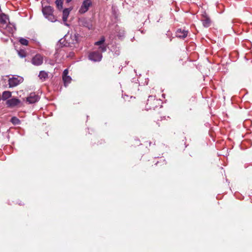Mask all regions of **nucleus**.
I'll list each match as a JSON object with an SVG mask.
<instances>
[{"label": "nucleus", "mask_w": 252, "mask_h": 252, "mask_svg": "<svg viewBox=\"0 0 252 252\" xmlns=\"http://www.w3.org/2000/svg\"><path fill=\"white\" fill-rule=\"evenodd\" d=\"M23 81V78L20 76L9 78L8 80L9 86L10 88L16 87L22 83Z\"/></svg>", "instance_id": "obj_3"}, {"label": "nucleus", "mask_w": 252, "mask_h": 252, "mask_svg": "<svg viewBox=\"0 0 252 252\" xmlns=\"http://www.w3.org/2000/svg\"><path fill=\"white\" fill-rule=\"evenodd\" d=\"M98 49L99 50V51L100 52H104L107 50L106 46L104 45V44H102V45H101L100 46H99Z\"/></svg>", "instance_id": "obj_22"}, {"label": "nucleus", "mask_w": 252, "mask_h": 252, "mask_svg": "<svg viewBox=\"0 0 252 252\" xmlns=\"http://www.w3.org/2000/svg\"><path fill=\"white\" fill-rule=\"evenodd\" d=\"M63 0H56L55 1V3L56 4L57 7L61 10L63 8Z\"/></svg>", "instance_id": "obj_16"}, {"label": "nucleus", "mask_w": 252, "mask_h": 252, "mask_svg": "<svg viewBox=\"0 0 252 252\" xmlns=\"http://www.w3.org/2000/svg\"><path fill=\"white\" fill-rule=\"evenodd\" d=\"M42 13L46 18L51 22H55L57 20L53 15V9L50 6H46L42 8Z\"/></svg>", "instance_id": "obj_2"}, {"label": "nucleus", "mask_w": 252, "mask_h": 252, "mask_svg": "<svg viewBox=\"0 0 252 252\" xmlns=\"http://www.w3.org/2000/svg\"><path fill=\"white\" fill-rule=\"evenodd\" d=\"M6 29L8 30L9 32L12 33L13 32V29L12 27H11V25H7Z\"/></svg>", "instance_id": "obj_23"}, {"label": "nucleus", "mask_w": 252, "mask_h": 252, "mask_svg": "<svg viewBox=\"0 0 252 252\" xmlns=\"http://www.w3.org/2000/svg\"><path fill=\"white\" fill-rule=\"evenodd\" d=\"M39 97L35 93H31L27 98V102L29 104L34 103L38 101Z\"/></svg>", "instance_id": "obj_10"}, {"label": "nucleus", "mask_w": 252, "mask_h": 252, "mask_svg": "<svg viewBox=\"0 0 252 252\" xmlns=\"http://www.w3.org/2000/svg\"><path fill=\"white\" fill-rule=\"evenodd\" d=\"M105 40V37L104 36H102L99 41H96L94 43V45L97 46H100L104 44Z\"/></svg>", "instance_id": "obj_17"}, {"label": "nucleus", "mask_w": 252, "mask_h": 252, "mask_svg": "<svg viewBox=\"0 0 252 252\" xmlns=\"http://www.w3.org/2000/svg\"><path fill=\"white\" fill-rule=\"evenodd\" d=\"M102 58V55L98 51H95L90 53L89 58L94 62H100Z\"/></svg>", "instance_id": "obj_5"}, {"label": "nucleus", "mask_w": 252, "mask_h": 252, "mask_svg": "<svg viewBox=\"0 0 252 252\" xmlns=\"http://www.w3.org/2000/svg\"><path fill=\"white\" fill-rule=\"evenodd\" d=\"M6 105L9 107H14L18 106L21 103L20 99L16 98H12L6 101Z\"/></svg>", "instance_id": "obj_8"}, {"label": "nucleus", "mask_w": 252, "mask_h": 252, "mask_svg": "<svg viewBox=\"0 0 252 252\" xmlns=\"http://www.w3.org/2000/svg\"><path fill=\"white\" fill-rule=\"evenodd\" d=\"M31 62L34 65H40L43 62V57L40 54H36L32 58Z\"/></svg>", "instance_id": "obj_7"}, {"label": "nucleus", "mask_w": 252, "mask_h": 252, "mask_svg": "<svg viewBox=\"0 0 252 252\" xmlns=\"http://www.w3.org/2000/svg\"><path fill=\"white\" fill-rule=\"evenodd\" d=\"M11 96V93L10 91H4L2 94V99L5 100Z\"/></svg>", "instance_id": "obj_15"}, {"label": "nucleus", "mask_w": 252, "mask_h": 252, "mask_svg": "<svg viewBox=\"0 0 252 252\" xmlns=\"http://www.w3.org/2000/svg\"><path fill=\"white\" fill-rule=\"evenodd\" d=\"M81 22H82L83 26L88 28L89 29H90L92 28V26L91 24H90V23L88 21H86L84 22V21H81Z\"/></svg>", "instance_id": "obj_19"}, {"label": "nucleus", "mask_w": 252, "mask_h": 252, "mask_svg": "<svg viewBox=\"0 0 252 252\" xmlns=\"http://www.w3.org/2000/svg\"><path fill=\"white\" fill-rule=\"evenodd\" d=\"M92 0H84L80 7V14L85 13L88 11L90 7L92 6Z\"/></svg>", "instance_id": "obj_4"}, {"label": "nucleus", "mask_w": 252, "mask_h": 252, "mask_svg": "<svg viewBox=\"0 0 252 252\" xmlns=\"http://www.w3.org/2000/svg\"><path fill=\"white\" fill-rule=\"evenodd\" d=\"M38 77L42 81H45L48 77V73L44 71H41L39 72Z\"/></svg>", "instance_id": "obj_14"}, {"label": "nucleus", "mask_w": 252, "mask_h": 252, "mask_svg": "<svg viewBox=\"0 0 252 252\" xmlns=\"http://www.w3.org/2000/svg\"><path fill=\"white\" fill-rule=\"evenodd\" d=\"M188 33V31L179 29L176 32V36L177 37L184 39L187 37Z\"/></svg>", "instance_id": "obj_11"}, {"label": "nucleus", "mask_w": 252, "mask_h": 252, "mask_svg": "<svg viewBox=\"0 0 252 252\" xmlns=\"http://www.w3.org/2000/svg\"><path fill=\"white\" fill-rule=\"evenodd\" d=\"M19 42L23 45H28L29 44V41L27 39L24 38H20L19 39Z\"/></svg>", "instance_id": "obj_18"}, {"label": "nucleus", "mask_w": 252, "mask_h": 252, "mask_svg": "<svg viewBox=\"0 0 252 252\" xmlns=\"http://www.w3.org/2000/svg\"><path fill=\"white\" fill-rule=\"evenodd\" d=\"M18 55L21 58H24L26 56V53L23 50H21L18 51Z\"/></svg>", "instance_id": "obj_21"}, {"label": "nucleus", "mask_w": 252, "mask_h": 252, "mask_svg": "<svg viewBox=\"0 0 252 252\" xmlns=\"http://www.w3.org/2000/svg\"><path fill=\"white\" fill-rule=\"evenodd\" d=\"M68 70L67 69H65L64 70L63 73V80L64 83V85L65 86H66L69 83L71 82V78L68 75Z\"/></svg>", "instance_id": "obj_9"}, {"label": "nucleus", "mask_w": 252, "mask_h": 252, "mask_svg": "<svg viewBox=\"0 0 252 252\" xmlns=\"http://www.w3.org/2000/svg\"><path fill=\"white\" fill-rule=\"evenodd\" d=\"M9 21L8 17L4 14H0V23L2 24H7Z\"/></svg>", "instance_id": "obj_12"}, {"label": "nucleus", "mask_w": 252, "mask_h": 252, "mask_svg": "<svg viewBox=\"0 0 252 252\" xmlns=\"http://www.w3.org/2000/svg\"><path fill=\"white\" fill-rule=\"evenodd\" d=\"M200 20L205 28H208L211 25L212 21L206 12H204L201 15Z\"/></svg>", "instance_id": "obj_6"}, {"label": "nucleus", "mask_w": 252, "mask_h": 252, "mask_svg": "<svg viewBox=\"0 0 252 252\" xmlns=\"http://www.w3.org/2000/svg\"><path fill=\"white\" fill-rule=\"evenodd\" d=\"M72 0H66V3H69L70 2H71Z\"/></svg>", "instance_id": "obj_24"}, {"label": "nucleus", "mask_w": 252, "mask_h": 252, "mask_svg": "<svg viewBox=\"0 0 252 252\" xmlns=\"http://www.w3.org/2000/svg\"><path fill=\"white\" fill-rule=\"evenodd\" d=\"M11 122L14 125H18L20 124V120L15 117H13L11 118Z\"/></svg>", "instance_id": "obj_20"}, {"label": "nucleus", "mask_w": 252, "mask_h": 252, "mask_svg": "<svg viewBox=\"0 0 252 252\" xmlns=\"http://www.w3.org/2000/svg\"><path fill=\"white\" fill-rule=\"evenodd\" d=\"M161 100L157 99L155 96L150 95L149 96L146 105L147 110H154L160 104Z\"/></svg>", "instance_id": "obj_1"}, {"label": "nucleus", "mask_w": 252, "mask_h": 252, "mask_svg": "<svg viewBox=\"0 0 252 252\" xmlns=\"http://www.w3.org/2000/svg\"><path fill=\"white\" fill-rule=\"evenodd\" d=\"M75 37L76 38V41L77 42H78V39H77V37H76V36L75 35Z\"/></svg>", "instance_id": "obj_25"}, {"label": "nucleus", "mask_w": 252, "mask_h": 252, "mask_svg": "<svg viewBox=\"0 0 252 252\" xmlns=\"http://www.w3.org/2000/svg\"><path fill=\"white\" fill-rule=\"evenodd\" d=\"M69 12L70 10L68 8H66L63 10V22H66L67 21Z\"/></svg>", "instance_id": "obj_13"}]
</instances>
